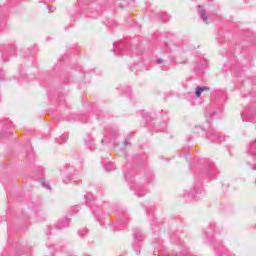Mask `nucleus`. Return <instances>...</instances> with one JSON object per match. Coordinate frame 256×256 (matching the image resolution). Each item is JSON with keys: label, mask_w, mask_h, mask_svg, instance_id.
<instances>
[{"label": "nucleus", "mask_w": 256, "mask_h": 256, "mask_svg": "<svg viewBox=\"0 0 256 256\" xmlns=\"http://www.w3.org/2000/svg\"><path fill=\"white\" fill-rule=\"evenodd\" d=\"M219 113H220V110H211L207 108L205 111V117H206L207 123H211V119H213L214 117H217Z\"/></svg>", "instance_id": "obj_9"}, {"label": "nucleus", "mask_w": 256, "mask_h": 256, "mask_svg": "<svg viewBox=\"0 0 256 256\" xmlns=\"http://www.w3.org/2000/svg\"><path fill=\"white\" fill-rule=\"evenodd\" d=\"M199 131H203V127H201V126H195L194 133H199Z\"/></svg>", "instance_id": "obj_30"}, {"label": "nucleus", "mask_w": 256, "mask_h": 256, "mask_svg": "<svg viewBox=\"0 0 256 256\" xmlns=\"http://www.w3.org/2000/svg\"><path fill=\"white\" fill-rule=\"evenodd\" d=\"M49 13H53V10L49 9Z\"/></svg>", "instance_id": "obj_40"}, {"label": "nucleus", "mask_w": 256, "mask_h": 256, "mask_svg": "<svg viewBox=\"0 0 256 256\" xmlns=\"http://www.w3.org/2000/svg\"><path fill=\"white\" fill-rule=\"evenodd\" d=\"M205 12L206 11H205V9H203V6L198 5V13H199L202 21L207 24L208 23L207 22L208 17H207V14Z\"/></svg>", "instance_id": "obj_15"}, {"label": "nucleus", "mask_w": 256, "mask_h": 256, "mask_svg": "<svg viewBox=\"0 0 256 256\" xmlns=\"http://www.w3.org/2000/svg\"><path fill=\"white\" fill-rule=\"evenodd\" d=\"M91 203H93V194L88 193L86 195V205H87V207H91Z\"/></svg>", "instance_id": "obj_22"}, {"label": "nucleus", "mask_w": 256, "mask_h": 256, "mask_svg": "<svg viewBox=\"0 0 256 256\" xmlns=\"http://www.w3.org/2000/svg\"><path fill=\"white\" fill-rule=\"evenodd\" d=\"M156 63L158 65H160V68L162 69V71H167L169 69V65H167V62H165L163 59L158 58L156 60Z\"/></svg>", "instance_id": "obj_16"}, {"label": "nucleus", "mask_w": 256, "mask_h": 256, "mask_svg": "<svg viewBox=\"0 0 256 256\" xmlns=\"http://www.w3.org/2000/svg\"><path fill=\"white\" fill-rule=\"evenodd\" d=\"M205 69H207V60H202L201 66H196L194 71L196 75H203V73H205Z\"/></svg>", "instance_id": "obj_11"}, {"label": "nucleus", "mask_w": 256, "mask_h": 256, "mask_svg": "<svg viewBox=\"0 0 256 256\" xmlns=\"http://www.w3.org/2000/svg\"><path fill=\"white\" fill-rule=\"evenodd\" d=\"M125 93H126V95H129V93H131V88H130V87H127Z\"/></svg>", "instance_id": "obj_35"}, {"label": "nucleus", "mask_w": 256, "mask_h": 256, "mask_svg": "<svg viewBox=\"0 0 256 256\" xmlns=\"http://www.w3.org/2000/svg\"><path fill=\"white\" fill-rule=\"evenodd\" d=\"M41 184L43 187H46V189H51V186L45 185V181L41 180Z\"/></svg>", "instance_id": "obj_32"}, {"label": "nucleus", "mask_w": 256, "mask_h": 256, "mask_svg": "<svg viewBox=\"0 0 256 256\" xmlns=\"http://www.w3.org/2000/svg\"><path fill=\"white\" fill-rule=\"evenodd\" d=\"M3 79H5V73L0 72V81H3Z\"/></svg>", "instance_id": "obj_33"}, {"label": "nucleus", "mask_w": 256, "mask_h": 256, "mask_svg": "<svg viewBox=\"0 0 256 256\" xmlns=\"http://www.w3.org/2000/svg\"><path fill=\"white\" fill-rule=\"evenodd\" d=\"M26 158L28 161H31V159H33V152H27L26 153Z\"/></svg>", "instance_id": "obj_28"}, {"label": "nucleus", "mask_w": 256, "mask_h": 256, "mask_svg": "<svg viewBox=\"0 0 256 256\" xmlns=\"http://www.w3.org/2000/svg\"><path fill=\"white\" fill-rule=\"evenodd\" d=\"M142 117L146 121H152L151 114H149V113L142 114Z\"/></svg>", "instance_id": "obj_25"}, {"label": "nucleus", "mask_w": 256, "mask_h": 256, "mask_svg": "<svg viewBox=\"0 0 256 256\" xmlns=\"http://www.w3.org/2000/svg\"><path fill=\"white\" fill-rule=\"evenodd\" d=\"M248 153H249V155H252V157H253V155H255V163L252 167V170L256 171V140H255V142H252L250 144L249 149H248Z\"/></svg>", "instance_id": "obj_13"}, {"label": "nucleus", "mask_w": 256, "mask_h": 256, "mask_svg": "<svg viewBox=\"0 0 256 256\" xmlns=\"http://www.w3.org/2000/svg\"><path fill=\"white\" fill-rule=\"evenodd\" d=\"M129 220V217L127 215L124 216V218L116 221L113 224L114 231H123L127 225V221Z\"/></svg>", "instance_id": "obj_8"}, {"label": "nucleus", "mask_w": 256, "mask_h": 256, "mask_svg": "<svg viewBox=\"0 0 256 256\" xmlns=\"http://www.w3.org/2000/svg\"><path fill=\"white\" fill-rule=\"evenodd\" d=\"M35 53H37V47H33V48H32V51H30V55H31L32 57H35Z\"/></svg>", "instance_id": "obj_29"}, {"label": "nucleus", "mask_w": 256, "mask_h": 256, "mask_svg": "<svg viewBox=\"0 0 256 256\" xmlns=\"http://www.w3.org/2000/svg\"><path fill=\"white\" fill-rule=\"evenodd\" d=\"M83 123H87V120H84Z\"/></svg>", "instance_id": "obj_43"}, {"label": "nucleus", "mask_w": 256, "mask_h": 256, "mask_svg": "<svg viewBox=\"0 0 256 256\" xmlns=\"http://www.w3.org/2000/svg\"><path fill=\"white\" fill-rule=\"evenodd\" d=\"M137 161H141V159L140 158L134 159V163H137Z\"/></svg>", "instance_id": "obj_37"}, {"label": "nucleus", "mask_w": 256, "mask_h": 256, "mask_svg": "<svg viewBox=\"0 0 256 256\" xmlns=\"http://www.w3.org/2000/svg\"><path fill=\"white\" fill-rule=\"evenodd\" d=\"M141 241H143V232L140 229L136 228L134 230V251H136V255H141Z\"/></svg>", "instance_id": "obj_5"}, {"label": "nucleus", "mask_w": 256, "mask_h": 256, "mask_svg": "<svg viewBox=\"0 0 256 256\" xmlns=\"http://www.w3.org/2000/svg\"><path fill=\"white\" fill-rule=\"evenodd\" d=\"M0 51L2 53V61H9V57H15V48L10 45L2 44L0 46Z\"/></svg>", "instance_id": "obj_6"}, {"label": "nucleus", "mask_w": 256, "mask_h": 256, "mask_svg": "<svg viewBox=\"0 0 256 256\" xmlns=\"http://www.w3.org/2000/svg\"><path fill=\"white\" fill-rule=\"evenodd\" d=\"M243 121H248L249 123H256V109L248 108L241 114Z\"/></svg>", "instance_id": "obj_7"}, {"label": "nucleus", "mask_w": 256, "mask_h": 256, "mask_svg": "<svg viewBox=\"0 0 256 256\" xmlns=\"http://www.w3.org/2000/svg\"><path fill=\"white\" fill-rule=\"evenodd\" d=\"M125 145H126V146L129 145V142L125 141Z\"/></svg>", "instance_id": "obj_39"}, {"label": "nucleus", "mask_w": 256, "mask_h": 256, "mask_svg": "<svg viewBox=\"0 0 256 256\" xmlns=\"http://www.w3.org/2000/svg\"><path fill=\"white\" fill-rule=\"evenodd\" d=\"M151 179H153V175H151Z\"/></svg>", "instance_id": "obj_45"}, {"label": "nucleus", "mask_w": 256, "mask_h": 256, "mask_svg": "<svg viewBox=\"0 0 256 256\" xmlns=\"http://www.w3.org/2000/svg\"><path fill=\"white\" fill-rule=\"evenodd\" d=\"M222 97H223V99H225V97H226L225 93H222Z\"/></svg>", "instance_id": "obj_38"}, {"label": "nucleus", "mask_w": 256, "mask_h": 256, "mask_svg": "<svg viewBox=\"0 0 256 256\" xmlns=\"http://www.w3.org/2000/svg\"><path fill=\"white\" fill-rule=\"evenodd\" d=\"M69 223H71V219L63 218L56 224V229L61 231V229L67 228L69 226Z\"/></svg>", "instance_id": "obj_12"}, {"label": "nucleus", "mask_w": 256, "mask_h": 256, "mask_svg": "<svg viewBox=\"0 0 256 256\" xmlns=\"http://www.w3.org/2000/svg\"><path fill=\"white\" fill-rule=\"evenodd\" d=\"M220 255H223V253H221V252H219V251H217Z\"/></svg>", "instance_id": "obj_42"}, {"label": "nucleus", "mask_w": 256, "mask_h": 256, "mask_svg": "<svg viewBox=\"0 0 256 256\" xmlns=\"http://www.w3.org/2000/svg\"><path fill=\"white\" fill-rule=\"evenodd\" d=\"M79 211V206H73L72 208H71V212L72 213H77Z\"/></svg>", "instance_id": "obj_31"}, {"label": "nucleus", "mask_w": 256, "mask_h": 256, "mask_svg": "<svg viewBox=\"0 0 256 256\" xmlns=\"http://www.w3.org/2000/svg\"><path fill=\"white\" fill-rule=\"evenodd\" d=\"M87 147H89L90 151H95V140L91 138L90 140H85Z\"/></svg>", "instance_id": "obj_18"}, {"label": "nucleus", "mask_w": 256, "mask_h": 256, "mask_svg": "<svg viewBox=\"0 0 256 256\" xmlns=\"http://www.w3.org/2000/svg\"><path fill=\"white\" fill-rule=\"evenodd\" d=\"M104 24L107 27H114L115 26V22L113 20H107L106 22H104Z\"/></svg>", "instance_id": "obj_24"}, {"label": "nucleus", "mask_w": 256, "mask_h": 256, "mask_svg": "<svg viewBox=\"0 0 256 256\" xmlns=\"http://www.w3.org/2000/svg\"><path fill=\"white\" fill-rule=\"evenodd\" d=\"M214 232H215V223H211L205 230L206 239H211V237H213Z\"/></svg>", "instance_id": "obj_14"}, {"label": "nucleus", "mask_w": 256, "mask_h": 256, "mask_svg": "<svg viewBox=\"0 0 256 256\" xmlns=\"http://www.w3.org/2000/svg\"><path fill=\"white\" fill-rule=\"evenodd\" d=\"M38 173H39L40 176L43 175V168L39 167L38 168Z\"/></svg>", "instance_id": "obj_34"}, {"label": "nucleus", "mask_w": 256, "mask_h": 256, "mask_svg": "<svg viewBox=\"0 0 256 256\" xmlns=\"http://www.w3.org/2000/svg\"><path fill=\"white\" fill-rule=\"evenodd\" d=\"M0 125H11V122L9 119H3L0 120Z\"/></svg>", "instance_id": "obj_27"}, {"label": "nucleus", "mask_w": 256, "mask_h": 256, "mask_svg": "<svg viewBox=\"0 0 256 256\" xmlns=\"http://www.w3.org/2000/svg\"><path fill=\"white\" fill-rule=\"evenodd\" d=\"M105 170L106 171H115V164L113 162H107L105 164Z\"/></svg>", "instance_id": "obj_20"}, {"label": "nucleus", "mask_w": 256, "mask_h": 256, "mask_svg": "<svg viewBox=\"0 0 256 256\" xmlns=\"http://www.w3.org/2000/svg\"><path fill=\"white\" fill-rule=\"evenodd\" d=\"M156 243L159 245V247L157 245L154 246V249H155L154 253L156 251H163V246H161V240H157Z\"/></svg>", "instance_id": "obj_23"}, {"label": "nucleus", "mask_w": 256, "mask_h": 256, "mask_svg": "<svg viewBox=\"0 0 256 256\" xmlns=\"http://www.w3.org/2000/svg\"><path fill=\"white\" fill-rule=\"evenodd\" d=\"M217 177V167L211 160H204L200 170L196 174V182L192 192H188L189 199H195L197 193L201 192V179H215Z\"/></svg>", "instance_id": "obj_1"}, {"label": "nucleus", "mask_w": 256, "mask_h": 256, "mask_svg": "<svg viewBox=\"0 0 256 256\" xmlns=\"http://www.w3.org/2000/svg\"><path fill=\"white\" fill-rule=\"evenodd\" d=\"M113 51L118 56L125 55V53H129L130 57H133V55H141V49L137 46H131L127 41L114 43Z\"/></svg>", "instance_id": "obj_2"}, {"label": "nucleus", "mask_w": 256, "mask_h": 256, "mask_svg": "<svg viewBox=\"0 0 256 256\" xmlns=\"http://www.w3.org/2000/svg\"><path fill=\"white\" fill-rule=\"evenodd\" d=\"M120 7H121V9H123V5L122 4H120Z\"/></svg>", "instance_id": "obj_41"}, {"label": "nucleus", "mask_w": 256, "mask_h": 256, "mask_svg": "<svg viewBox=\"0 0 256 256\" xmlns=\"http://www.w3.org/2000/svg\"><path fill=\"white\" fill-rule=\"evenodd\" d=\"M86 234H87V229H85V228L78 231V235H79L80 237H85Z\"/></svg>", "instance_id": "obj_26"}, {"label": "nucleus", "mask_w": 256, "mask_h": 256, "mask_svg": "<svg viewBox=\"0 0 256 256\" xmlns=\"http://www.w3.org/2000/svg\"><path fill=\"white\" fill-rule=\"evenodd\" d=\"M67 139H69V134L65 133L57 140V143H59V145H63V143L67 142Z\"/></svg>", "instance_id": "obj_19"}, {"label": "nucleus", "mask_w": 256, "mask_h": 256, "mask_svg": "<svg viewBox=\"0 0 256 256\" xmlns=\"http://www.w3.org/2000/svg\"><path fill=\"white\" fill-rule=\"evenodd\" d=\"M157 17L158 19H161L163 23H167V21H169V16L167 15V13L158 14Z\"/></svg>", "instance_id": "obj_21"}, {"label": "nucleus", "mask_w": 256, "mask_h": 256, "mask_svg": "<svg viewBox=\"0 0 256 256\" xmlns=\"http://www.w3.org/2000/svg\"><path fill=\"white\" fill-rule=\"evenodd\" d=\"M148 215H149L150 217H155L154 214H153V212H151V210H148Z\"/></svg>", "instance_id": "obj_36"}, {"label": "nucleus", "mask_w": 256, "mask_h": 256, "mask_svg": "<svg viewBox=\"0 0 256 256\" xmlns=\"http://www.w3.org/2000/svg\"><path fill=\"white\" fill-rule=\"evenodd\" d=\"M206 139L212 143H223V141H226L227 137H221L219 132H216L213 128H209L206 132Z\"/></svg>", "instance_id": "obj_4"}, {"label": "nucleus", "mask_w": 256, "mask_h": 256, "mask_svg": "<svg viewBox=\"0 0 256 256\" xmlns=\"http://www.w3.org/2000/svg\"><path fill=\"white\" fill-rule=\"evenodd\" d=\"M105 142V140H102V143H104Z\"/></svg>", "instance_id": "obj_44"}, {"label": "nucleus", "mask_w": 256, "mask_h": 256, "mask_svg": "<svg viewBox=\"0 0 256 256\" xmlns=\"http://www.w3.org/2000/svg\"><path fill=\"white\" fill-rule=\"evenodd\" d=\"M203 91H209V87L207 86L196 87V90H195L196 97H201V93H203Z\"/></svg>", "instance_id": "obj_17"}, {"label": "nucleus", "mask_w": 256, "mask_h": 256, "mask_svg": "<svg viewBox=\"0 0 256 256\" xmlns=\"http://www.w3.org/2000/svg\"><path fill=\"white\" fill-rule=\"evenodd\" d=\"M126 181L130 185V188L133 189L135 195L137 197H144L149 193V190L143 184H135V180L133 179V175H135V168H132L130 172H125Z\"/></svg>", "instance_id": "obj_3"}, {"label": "nucleus", "mask_w": 256, "mask_h": 256, "mask_svg": "<svg viewBox=\"0 0 256 256\" xmlns=\"http://www.w3.org/2000/svg\"><path fill=\"white\" fill-rule=\"evenodd\" d=\"M65 173H67L69 176H65L63 178V180H62L63 183L67 184V183H69V181H72V179H75V177L73 176V166L68 165L66 167Z\"/></svg>", "instance_id": "obj_10"}]
</instances>
